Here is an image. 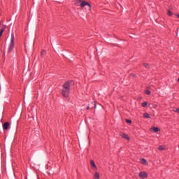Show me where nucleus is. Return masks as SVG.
<instances>
[{
  "instance_id": "20e7f679",
  "label": "nucleus",
  "mask_w": 179,
  "mask_h": 179,
  "mask_svg": "<svg viewBox=\"0 0 179 179\" xmlns=\"http://www.w3.org/2000/svg\"><path fill=\"white\" fill-rule=\"evenodd\" d=\"M138 177H140V178H147L148 177V173L145 171H142L138 174Z\"/></svg>"
},
{
  "instance_id": "6e6552de",
  "label": "nucleus",
  "mask_w": 179,
  "mask_h": 179,
  "mask_svg": "<svg viewBox=\"0 0 179 179\" xmlns=\"http://www.w3.org/2000/svg\"><path fill=\"white\" fill-rule=\"evenodd\" d=\"M122 138H124V139H127V141H129V136L125 134H121Z\"/></svg>"
},
{
  "instance_id": "9d476101",
  "label": "nucleus",
  "mask_w": 179,
  "mask_h": 179,
  "mask_svg": "<svg viewBox=\"0 0 179 179\" xmlns=\"http://www.w3.org/2000/svg\"><path fill=\"white\" fill-rule=\"evenodd\" d=\"M158 150H166V146L164 145H160L159 148H158Z\"/></svg>"
},
{
  "instance_id": "4468645a",
  "label": "nucleus",
  "mask_w": 179,
  "mask_h": 179,
  "mask_svg": "<svg viewBox=\"0 0 179 179\" xmlns=\"http://www.w3.org/2000/svg\"><path fill=\"white\" fill-rule=\"evenodd\" d=\"M145 94H148V96L150 95L151 92L150 90H146L145 91Z\"/></svg>"
},
{
  "instance_id": "f257e3e1",
  "label": "nucleus",
  "mask_w": 179,
  "mask_h": 179,
  "mask_svg": "<svg viewBox=\"0 0 179 179\" xmlns=\"http://www.w3.org/2000/svg\"><path fill=\"white\" fill-rule=\"evenodd\" d=\"M72 83H73V81H67L63 85V88L62 90V94L63 97L69 96V92H71V86L72 85Z\"/></svg>"
},
{
  "instance_id": "6ab92c4d",
  "label": "nucleus",
  "mask_w": 179,
  "mask_h": 179,
  "mask_svg": "<svg viewBox=\"0 0 179 179\" xmlns=\"http://www.w3.org/2000/svg\"><path fill=\"white\" fill-rule=\"evenodd\" d=\"M152 107H153V108H157V105H156V104L152 105Z\"/></svg>"
},
{
  "instance_id": "b1692460",
  "label": "nucleus",
  "mask_w": 179,
  "mask_h": 179,
  "mask_svg": "<svg viewBox=\"0 0 179 179\" xmlns=\"http://www.w3.org/2000/svg\"><path fill=\"white\" fill-rule=\"evenodd\" d=\"M0 27H1V21H0Z\"/></svg>"
},
{
  "instance_id": "2eb2a0df",
  "label": "nucleus",
  "mask_w": 179,
  "mask_h": 179,
  "mask_svg": "<svg viewBox=\"0 0 179 179\" xmlns=\"http://www.w3.org/2000/svg\"><path fill=\"white\" fill-rule=\"evenodd\" d=\"M126 122H127V124H132V120L126 119Z\"/></svg>"
},
{
  "instance_id": "a211bd4d",
  "label": "nucleus",
  "mask_w": 179,
  "mask_h": 179,
  "mask_svg": "<svg viewBox=\"0 0 179 179\" xmlns=\"http://www.w3.org/2000/svg\"><path fill=\"white\" fill-rule=\"evenodd\" d=\"M143 65H144V66H145V68H149V64H148L144 63Z\"/></svg>"
},
{
  "instance_id": "dca6fc26",
  "label": "nucleus",
  "mask_w": 179,
  "mask_h": 179,
  "mask_svg": "<svg viewBox=\"0 0 179 179\" xmlns=\"http://www.w3.org/2000/svg\"><path fill=\"white\" fill-rule=\"evenodd\" d=\"M168 15L169 16H173V13L170 10H168Z\"/></svg>"
},
{
  "instance_id": "ddd939ff",
  "label": "nucleus",
  "mask_w": 179,
  "mask_h": 179,
  "mask_svg": "<svg viewBox=\"0 0 179 179\" xmlns=\"http://www.w3.org/2000/svg\"><path fill=\"white\" fill-rule=\"evenodd\" d=\"M143 117L144 118H150V115H149L148 113H145L143 114Z\"/></svg>"
},
{
  "instance_id": "4be33fe9",
  "label": "nucleus",
  "mask_w": 179,
  "mask_h": 179,
  "mask_svg": "<svg viewBox=\"0 0 179 179\" xmlns=\"http://www.w3.org/2000/svg\"><path fill=\"white\" fill-rule=\"evenodd\" d=\"M89 108H90V107L88 106V107L87 108V110H89Z\"/></svg>"
},
{
  "instance_id": "39448f33",
  "label": "nucleus",
  "mask_w": 179,
  "mask_h": 179,
  "mask_svg": "<svg viewBox=\"0 0 179 179\" xmlns=\"http://www.w3.org/2000/svg\"><path fill=\"white\" fill-rule=\"evenodd\" d=\"M10 124H9V122H5L3 125V129H4L5 131H8V129H9V127Z\"/></svg>"
},
{
  "instance_id": "7ed1b4c3",
  "label": "nucleus",
  "mask_w": 179,
  "mask_h": 179,
  "mask_svg": "<svg viewBox=\"0 0 179 179\" xmlns=\"http://www.w3.org/2000/svg\"><path fill=\"white\" fill-rule=\"evenodd\" d=\"M14 47H15V36L13 35L11 37V41L10 43V45H9L8 50V52H12Z\"/></svg>"
},
{
  "instance_id": "1a4fd4ad",
  "label": "nucleus",
  "mask_w": 179,
  "mask_h": 179,
  "mask_svg": "<svg viewBox=\"0 0 179 179\" xmlns=\"http://www.w3.org/2000/svg\"><path fill=\"white\" fill-rule=\"evenodd\" d=\"M147 106H148V107H150V103H148L147 101H145V102L142 103V106L143 107H146Z\"/></svg>"
},
{
  "instance_id": "412c9836",
  "label": "nucleus",
  "mask_w": 179,
  "mask_h": 179,
  "mask_svg": "<svg viewBox=\"0 0 179 179\" xmlns=\"http://www.w3.org/2000/svg\"><path fill=\"white\" fill-rule=\"evenodd\" d=\"M94 106L95 108H96V104H95V103H94Z\"/></svg>"
},
{
  "instance_id": "0eeeda50",
  "label": "nucleus",
  "mask_w": 179,
  "mask_h": 179,
  "mask_svg": "<svg viewBox=\"0 0 179 179\" xmlns=\"http://www.w3.org/2000/svg\"><path fill=\"white\" fill-rule=\"evenodd\" d=\"M140 163H141V164H144L145 166H148V161L143 158L140 160Z\"/></svg>"
},
{
  "instance_id": "5701e85b",
  "label": "nucleus",
  "mask_w": 179,
  "mask_h": 179,
  "mask_svg": "<svg viewBox=\"0 0 179 179\" xmlns=\"http://www.w3.org/2000/svg\"><path fill=\"white\" fill-rule=\"evenodd\" d=\"M177 17H178V19H179V14L178 15H177Z\"/></svg>"
},
{
  "instance_id": "f03ea898",
  "label": "nucleus",
  "mask_w": 179,
  "mask_h": 179,
  "mask_svg": "<svg viewBox=\"0 0 179 179\" xmlns=\"http://www.w3.org/2000/svg\"><path fill=\"white\" fill-rule=\"evenodd\" d=\"M75 4L77 5V6H80L81 8L87 6V9H88V10H92V6L89 2L85 0H75Z\"/></svg>"
},
{
  "instance_id": "9b49d317",
  "label": "nucleus",
  "mask_w": 179,
  "mask_h": 179,
  "mask_svg": "<svg viewBox=\"0 0 179 179\" xmlns=\"http://www.w3.org/2000/svg\"><path fill=\"white\" fill-rule=\"evenodd\" d=\"M154 131V132H159V127H152L151 128V131Z\"/></svg>"
},
{
  "instance_id": "aec40b11",
  "label": "nucleus",
  "mask_w": 179,
  "mask_h": 179,
  "mask_svg": "<svg viewBox=\"0 0 179 179\" xmlns=\"http://www.w3.org/2000/svg\"><path fill=\"white\" fill-rule=\"evenodd\" d=\"M44 54H45V50H43L41 52V55H44Z\"/></svg>"
},
{
  "instance_id": "f8f14e48",
  "label": "nucleus",
  "mask_w": 179,
  "mask_h": 179,
  "mask_svg": "<svg viewBox=\"0 0 179 179\" xmlns=\"http://www.w3.org/2000/svg\"><path fill=\"white\" fill-rule=\"evenodd\" d=\"M94 178H96V179H100V174H99L98 172H96V173H94Z\"/></svg>"
},
{
  "instance_id": "f3484780",
  "label": "nucleus",
  "mask_w": 179,
  "mask_h": 179,
  "mask_svg": "<svg viewBox=\"0 0 179 179\" xmlns=\"http://www.w3.org/2000/svg\"><path fill=\"white\" fill-rule=\"evenodd\" d=\"M173 111H174L175 113H178L179 114V108H174V109H173Z\"/></svg>"
},
{
  "instance_id": "423d86ee",
  "label": "nucleus",
  "mask_w": 179,
  "mask_h": 179,
  "mask_svg": "<svg viewBox=\"0 0 179 179\" xmlns=\"http://www.w3.org/2000/svg\"><path fill=\"white\" fill-rule=\"evenodd\" d=\"M90 164H91L92 168L93 169V170H97V166H96V164L94 163V161L91 160L90 161Z\"/></svg>"
}]
</instances>
